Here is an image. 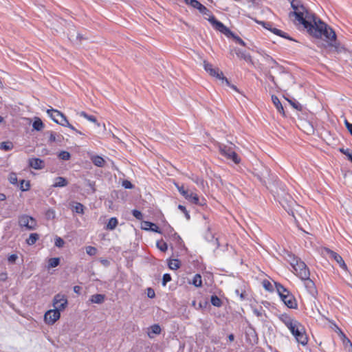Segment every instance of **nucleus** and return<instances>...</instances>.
<instances>
[{"label": "nucleus", "mask_w": 352, "mask_h": 352, "mask_svg": "<svg viewBox=\"0 0 352 352\" xmlns=\"http://www.w3.org/2000/svg\"><path fill=\"white\" fill-rule=\"evenodd\" d=\"M290 3L293 11L289 12V17L294 16L298 24L302 25L312 36L317 38L324 36L329 46L338 47L336 34L331 28L310 12L301 1L292 0Z\"/></svg>", "instance_id": "1"}, {"label": "nucleus", "mask_w": 352, "mask_h": 352, "mask_svg": "<svg viewBox=\"0 0 352 352\" xmlns=\"http://www.w3.org/2000/svg\"><path fill=\"white\" fill-rule=\"evenodd\" d=\"M278 318L288 328L299 344L302 346L307 344L308 338L305 329L299 321L285 313L278 315Z\"/></svg>", "instance_id": "2"}, {"label": "nucleus", "mask_w": 352, "mask_h": 352, "mask_svg": "<svg viewBox=\"0 0 352 352\" xmlns=\"http://www.w3.org/2000/svg\"><path fill=\"white\" fill-rule=\"evenodd\" d=\"M285 259L292 267L296 275L300 279H307L310 276V272L304 261L296 256L290 252H286Z\"/></svg>", "instance_id": "3"}, {"label": "nucleus", "mask_w": 352, "mask_h": 352, "mask_svg": "<svg viewBox=\"0 0 352 352\" xmlns=\"http://www.w3.org/2000/svg\"><path fill=\"white\" fill-rule=\"evenodd\" d=\"M276 291L283 303L289 309H296L298 307L294 296L280 283H275Z\"/></svg>", "instance_id": "4"}, {"label": "nucleus", "mask_w": 352, "mask_h": 352, "mask_svg": "<svg viewBox=\"0 0 352 352\" xmlns=\"http://www.w3.org/2000/svg\"><path fill=\"white\" fill-rule=\"evenodd\" d=\"M208 21L214 26V28L228 36H232L235 41L241 45L245 46V43L239 36L235 35L228 28H227L223 23L218 21L214 16H210Z\"/></svg>", "instance_id": "5"}, {"label": "nucleus", "mask_w": 352, "mask_h": 352, "mask_svg": "<svg viewBox=\"0 0 352 352\" xmlns=\"http://www.w3.org/2000/svg\"><path fill=\"white\" fill-rule=\"evenodd\" d=\"M47 113L54 122L63 126L68 127L77 133L82 134L80 131H78L73 125L69 122L66 116L58 110L50 109L47 110Z\"/></svg>", "instance_id": "6"}, {"label": "nucleus", "mask_w": 352, "mask_h": 352, "mask_svg": "<svg viewBox=\"0 0 352 352\" xmlns=\"http://www.w3.org/2000/svg\"><path fill=\"white\" fill-rule=\"evenodd\" d=\"M204 66L205 70L210 74V76L217 78V79L222 81V82H225L228 86L232 87L234 89H236L234 85H231L229 80L227 78L223 76L222 72H221L218 68H213L212 65L210 63H208L206 61L204 63Z\"/></svg>", "instance_id": "7"}, {"label": "nucleus", "mask_w": 352, "mask_h": 352, "mask_svg": "<svg viewBox=\"0 0 352 352\" xmlns=\"http://www.w3.org/2000/svg\"><path fill=\"white\" fill-rule=\"evenodd\" d=\"M18 223L21 229L24 228L25 230L28 231L36 230L37 226L36 220L34 217L27 214L19 216Z\"/></svg>", "instance_id": "8"}, {"label": "nucleus", "mask_w": 352, "mask_h": 352, "mask_svg": "<svg viewBox=\"0 0 352 352\" xmlns=\"http://www.w3.org/2000/svg\"><path fill=\"white\" fill-rule=\"evenodd\" d=\"M219 150L220 153L228 160H231L236 164H239L241 159L231 146L220 144L219 146Z\"/></svg>", "instance_id": "9"}, {"label": "nucleus", "mask_w": 352, "mask_h": 352, "mask_svg": "<svg viewBox=\"0 0 352 352\" xmlns=\"http://www.w3.org/2000/svg\"><path fill=\"white\" fill-rule=\"evenodd\" d=\"M270 169L261 164L257 168H254V174L258 179L263 184L266 185L270 177Z\"/></svg>", "instance_id": "10"}, {"label": "nucleus", "mask_w": 352, "mask_h": 352, "mask_svg": "<svg viewBox=\"0 0 352 352\" xmlns=\"http://www.w3.org/2000/svg\"><path fill=\"white\" fill-rule=\"evenodd\" d=\"M276 193L278 201L283 206L284 201L287 203L293 201L292 197L287 193L286 186L284 184H280L279 185L278 189H277Z\"/></svg>", "instance_id": "11"}, {"label": "nucleus", "mask_w": 352, "mask_h": 352, "mask_svg": "<svg viewBox=\"0 0 352 352\" xmlns=\"http://www.w3.org/2000/svg\"><path fill=\"white\" fill-rule=\"evenodd\" d=\"M177 189L179 193L182 195L186 199H187L192 204L196 205H201V204L199 203V198L197 194L193 192L192 191L185 190L183 186H177Z\"/></svg>", "instance_id": "12"}, {"label": "nucleus", "mask_w": 352, "mask_h": 352, "mask_svg": "<svg viewBox=\"0 0 352 352\" xmlns=\"http://www.w3.org/2000/svg\"><path fill=\"white\" fill-rule=\"evenodd\" d=\"M184 1L187 5H189L192 8L197 9L199 11V12L203 15L208 16V20L210 18V16H214L205 6L201 4L197 0H184Z\"/></svg>", "instance_id": "13"}, {"label": "nucleus", "mask_w": 352, "mask_h": 352, "mask_svg": "<svg viewBox=\"0 0 352 352\" xmlns=\"http://www.w3.org/2000/svg\"><path fill=\"white\" fill-rule=\"evenodd\" d=\"M68 301L66 296L61 294L55 295L53 299V306L55 309H58L60 313L67 306Z\"/></svg>", "instance_id": "14"}, {"label": "nucleus", "mask_w": 352, "mask_h": 352, "mask_svg": "<svg viewBox=\"0 0 352 352\" xmlns=\"http://www.w3.org/2000/svg\"><path fill=\"white\" fill-rule=\"evenodd\" d=\"M60 317V313L58 309H50L47 311L44 316V320L48 324H54Z\"/></svg>", "instance_id": "15"}, {"label": "nucleus", "mask_w": 352, "mask_h": 352, "mask_svg": "<svg viewBox=\"0 0 352 352\" xmlns=\"http://www.w3.org/2000/svg\"><path fill=\"white\" fill-rule=\"evenodd\" d=\"M327 252L329 254V256L335 260V261H336V263L339 265V266L344 270H347V266L346 265V263H344L342 257L338 254V253H336V252L333 251V250H331L329 249H327Z\"/></svg>", "instance_id": "16"}, {"label": "nucleus", "mask_w": 352, "mask_h": 352, "mask_svg": "<svg viewBox=\"0 0 352 352\" xmlns=\"http://www.w3.org/2000/svg\"><path fill=\"white\" fill-rule=\"evenodd\" d=\"M245 339L247 342L251 345L258 342V336L254 329L250 327L245 331Z\"/></svg>", "instance_id": "17"}, {"label": "nucleus", "mask_w": 352, "mask_h": 352, "mask_svg": "<svg viewBox=\"0 0 352 352\" xmlns=\"http://www.w3.org/2000/svg\"><path fill=\"white\" fill-rule=\"evenodd\" d=\"M304 281L305 287L307 291L312 296H315L317 294V289L315 286L314 282L310 279V276L307 279H301Z\"/></svg>", "instance_id": "18"}, {"label": "nucleus", "mask_w": 352, "mask_h": 352, "mask_svg": "<svg viewBox=\"0 0 352 352\" xmlns=\"http://www.w3.org/2000/svg\"><path fill=\"white\" fill-rule=\"evenodd\" d=\"M142 229L147 231H153L157 233H161L160 228L155 223L148 221H144L142 223Z\"/></svg>", "instance_id": "19"}, {"label": "nucleus", "mask_w": 352, "mask_h": 352, "mask_svg": "<svg viewBox=\"0 0 352 352\" xmlns=\"http://www.w3.org/2000/svg\"><path fill=\"white\" fill-rule=\"evenodd\" d=\"M29 166L35 170H41L44 168L45 163L40 158L34 157L29 160Z\"/></svg>", "instance_id": "20"}, {"label": "nucleus", "mask_w": 352, "mask_h": 352, "mask_svg": "<svg viewBox=\"0 0 352 352\" xmlns=\"http://www.w3.org/2000/svg\"><path fill=\"white\" fill-rule=\"evenodd\" d=\"M162 329L158 324H154L148 329L147 335L150 338H153L154 335H159L161 333Z\"/></svg>", "instance_id": "21"}, {"label": "nucleus", "mask_w": 352, "mask_h": 352, "mask_svg": "<svg viewBox=\"0 0 352 352\" xmlns=\"http://www.w3.org/2000/svg\"><path fill=\"white\" fill-rule=\"evenodd\" d=\"M272 101L274 104V105L275 106L276 109H277V111L280 113L283 116H285V111H284V108L280 101V100L278 99V98L275 96V95H272Z\"/></svg>", "instance_id": "22"}, {"label": "nucleus", "mask_w": 352, "mask_h": 352, "mask_svg": "<svg viewBox=\"0 0 352 352\" xmlns=\"http://www.w3.org/2000/svg\"><path fill=\"white\" fill-rule=\"evenodd\" d=\"M90 160L91 161V162L96 166L98 167H104V164H105V160H104L103 157H102L100 155H91L90 157Z\"/></svg>", "instance_id": "23"}, {"label": "nucleus", "mask_w": 352, "mask_h": 352, "mask_svg": "<svg viewBox=\"0 0 352 352\" xmlns=\"http://www.w3.org/2000/svg\"><path fill=\"white\" fill-rule=\"evenodd\" d=\"M236 56L245 60L246 62H251L252 61V57L250 55V54L247 53L245 51L238 49L236 50Z\"/></svg>", "instance_id": "24"}, {"label": "nucleus", "mask_w": 352, "mask_h": 352, "mask_svg": "<svg viewBox=\"0 0 352 352\" xmlns=\"http://www.w3.org/2000/svg\"><path fill=\"white\" fill-rule=\"evenodd\" d=\"M68 184L67 180L63 177H58L55 179V182L52 185L54 188H62L65 187Z\"/></svg>", "instance_id": "25"}, {"label": "nucleus", "mask_w": 352, "mask_h": 352, "mask_svg": "<svg viewBox=\"0 0 352 352\" xmlns=\"http://www.w3.org/2000/svg\"><path fill=\"white\" fill-rule=\"evenodd\" d=\"M105 296L101 294H94L90 298V301L92 303L101 304L104 301Z\"/></svg>", "instance_id": "26"}, {"label": "nucleus", "mask_w": 352, "mask_h": 352, "mask_svg": "<svg viewBox=\"0 0 352 352\" xmlns=\"http://www.w3.org/2000/svg\"><path fill=\"white\" fill-rule=\"evenodd\" d=\"M190 283L196 287H201L202 286L201 276L199 274H196L193 276L192 280L190 282Z\"/></svg>", "instance_id": "27"}, {"label": "nucleus", "mask_w": 352, "mask_h": 352, "mask_svg": "<svg viewBox=\"0 0 352 352\" xmlns=\"http://www.w3.org/2000/svg\"><path fill=\"white\" fill-rule=\"evenodd\" d=\"M39 235L37 233H31L29 237L26 239V243L28 245H33L38 240Z\"/></svg>", "instance_id": "28"}, {"label": "nucleus", "mask_w": 352, "mask_h": 352, "mask_svg": "<svg viewBox=\"0 0 352 352\" xmlns=\"http://www.w3.org/2000/svg\"><path fill=\"white\" fill-rule=\"evenodd\" d=\"M118 223V221L117 218L111 217L109 219V220L106 226V229L109 230H113L116 228Z\"/></svg>", "instance_id": "29"}, {"label": "nucleus", "mask_w": 352, "mask_h": 352, "mask_svg": "<svg viewBox=\"0 0 352 352\" xmlns=\"http://www.w3.org/2000/svg\"><path fill=\"white\" fill-rule=\"evenodd\" d=\"M14 148L13 143L10 141L2 142L0 143V149L5 151H11Z\"/></svg>", "instance_id": "30"}, {"label": "nucleus", "mask_w": 352, "mask_h": 352, "mask_svg": "<svg viewBox=\"0 0 352 352\" xmlns=\"http://www.w3.org/2000/svg\"><path fill=\"white\" fill-rule=\"evenodd\" d=\"M270 32H272L274 34L278 35L280 37H283V38H287L289 40H292V38L289 37V36L287 33H285V32H283L282 30L277 29L276 28H273Z\"/></svg>", "instance_id": "31"}, {"label": "nucleus", "mask_w": 352, "mask_h": 352, "mask_svg": "<svg viewBox=\"0 0 352 352\" xmlns=\"http://www.w3.org/2000/svg\"><path fill=\"white\" fill-rule=\"evenodd\" d=\"M168 265L170 270H176L179 268L180 261L176 258L170 260L168 263Z\"/></svg>", "instance_id": "32"}, {"label": "nucleus", "mask_w": 352, "mask_h": 352, "mask_svg": "<svg viewBox=\"0 0 352 352\" xmlns=\"http://www.w3.org/2000/svg\"><path fill=\"white\" fill-rule=\"evenodd\" d=\"M18 186H19V188L21 191L25 192L29 190L30 188V184L29 181L22 179L20 181V184L19 185L18 184Z\"/></svg>", "instance_id": "33"}, {"label": "nucleus", "mask_w": 352, "mask_h": 352, "mask_svg": "<svg viewBox=\"0 0 352 352\" xmlns=\"http://www.w3.org/2000/svg\"><path fill=\"white\" fill-rule=\"evenodd\" d=\"M211 304L217 307H220L222 305L221 300L217 295H212L210 298Z\"/></svg>", "instance_id": "34"}, {"label": "nucleus", "mask_w": 352, "mask_h": 352, "mask_svg": "<svg viewBox=\"0 0 352 352\" xmlns=\"http://www.w3.org/2000/svg\"><path fill=\"white\" fill-rule=\"evenodd\" d=\"M32 126L34 129L39 131L43 128L44 124L40 118H36L34 120Z\"/></svg>", "instance_id": "35"}, {"label": "nucleus", "mask_w": 352, "mask_h": 352, "mask_svg": "<svg viewBox=\"0 0 352 352\" xmlns=\"http://www.w3.org/2000/svg\"><path fill=\"white\" fill-rule=\"evenodd\" d=\"M60 264V258L58 257L51 258L48 261V268L56 267Z\"/></svg>", "instance_id": "36"}, {"label": "nucleus", "mask_w": 352, "mask_h": 352, "mask_svg": "<svg viewBox=\"0 0 352 352\" xmlns=\"http://www.w3.org/2000/svg\"><path fill=\"white\" fill-rule=\"evenodd\" d=\"M190 179L197 186H204V181L203 178H201V177H199L197 175H195L194 174H192V175L190 177Z\"/></svg>", "instance_id": "37"}, {"label": "nucleus", "mask_w": 352, "mask_h": 352, "mask_svg": "<svg viewBox=\"0 0 352 352\" xmlns=\"http://www.w3.org/2000/svg\"><path fill=\"white\" fill-rule=\"evenodd\" d=\"M206 239L209 241V242H214V243L216 245V248H218L219 247V241H218V239L217 238H215L214 236V235L208 232L206 235Z\"/></svg>", "instance_id": "38"}, {"label": "nucleus", "mask_w": 352, "mask_h": 352, "mask_svg": "<svg viewBox=\"0 0 352 352\" xmlns=\"http://www.w3.org/2000/svg\"><path fill=\"white\" fill-rule=\"evenodd\" d=\"M79 115L81 116V117H83L85 118V119H87V120L91 122H94V123H96L97 122V120L95 116H92V115H89L87 114L86 112L85 111H81L79 113Z\"/></svg>", "instance_id": "39"}, {"label": "nucleus", "mask_w": 352, "mask_h": 352, "mask_svg": "<svg viewBox=\"0 0 352 352\" xmlns=\"http://www.w3.org/2000/svg\"><path fill=\"white\" fill-rule=\"evenodd\" d=\"M254 21L256 23H258L259 25H261L265 29L268 30L270 31H271V30L273 28L272 23H270V22H265V21H258L257 19H254Z\"/></svg>", "instance_id": "40"}, {"label": "nucleus", "mask_w": 352, "mask_h": 352, "mask_svg": "<svg viewBox=\"0 0 352 352\" xmlns=\"http://www.w3.org/2000/svg\"><path fill=\"white\" fill-rule=\"evenodd\" d=\"M72 210L78 214H83L84 213V206L80 203H76L75 206L73 207Z\"/></svg>", "instance_id": "41"}, {"label": "nucleus", "mask_w": 352, "mask_h": 352, "mask_svg": "<svg viewBox=\"0 0 352 352\" xmlns=\"http://www.w3.org/2000/svg\"><path fill=\"white\" fill-rule=\"evenodd\" d=\"M8 179L10 182V184H12L13 185L18 186L17 176H16V174L15 173H14V172L10 173L9 174Z\"/></svg>", "instance_id": "42"}, {"label": "nucleus", "mask_w": 352, "mask_h": 352, "mask_svg": "<svg viewBox=\"0 0 352 352\" xmlns=\"http://www.w3.org/2000/svg\"><path fill=\"white\" fill-rule=\"evenodd\" d=\"M45 218L47 219H54L56 217V212L52 208H49L45 212Z\"/></svg>", "instance_id": "43"}, {"label": "nucleus", "mask_w": 352, "mask_h": 352, "mask_svg": "<svg viewBox=\"0 0 352 352\" xmlns=\"http://www.w3.org/2000/svg\"><path fill=\"white\" fill-rule=\"evenodd\" d=\"M157 248L162 252H166L168 249V245L164 241H158L156 243Z\"/></svg>", "instance_id": "44"}, {"label": "nucleus", "mask_w": 352, "mask_h": 352, "mask_svg": "<svg viewBox=\"0 0 352 352\" xmlns=\"http://www.w3.org/2000/svg\"><path fill=\"white\" fill-rule=\"evenodd\" d=\"M289 103L296 110L301 111L302 110V105L295 100H290L288 98H285Z\"/></svg>", "instance_id": "45"}, {"label": "nucleus", "mask_w": 352, "mask_h": 352, "mask_svg": "<svg viewBox=\"0 0 352 352\" xmlns=\"http://www.w3.org/2000/svg\"><path fill=\"white\" fill-rule=\"evenodd\" d=\"M270 68L276 69L279 74H283L285 72V67L280 65L277 62H274V66H270Z\"/></svg>", "instance_id": "46"}, {"label": "nucleus", "mask_w": 352, "mask_h": 352, "mask_svg": "<svg viewBox=\"0 0 352 352\" xmlns=\"http://www.w3.org/2000/svg\"><path fill=\"white\" fill-rule=\"evenodd\" d=\"M58 157L62 160H69L71 155L68 151H63L59 153Z\"/></svg>", "instance_id": "47"}, {"label": "nucleus", "mask_w": 352, "mask_h": 352, "mask_svg": "<svg viewBox=\"0 0 352 352\" xmlns=\"http://www.w3.org/2000/svg\"><path fill=\"white\" fill-rule=\"evenodd\" d=\"M86 253L89 256H94L97 253V249L93 246L86 247Z\"/></svg>", "instance_id": "48"}, {"label": "nucleus", "mask_w": 352, "mask_h": 352, "mask_svg": "<svg viewBox=\"0 0 352 352\" xmlns=\"http://www.w3.org/2000/svg\"><path fill=\"white\" fill-rule=\"evenodd\" d=\"M131 213L133 214V216L137 219L138 220H142V218H143V215H142V213L137 210V209H133L132 211H131Z\"/></svg>", "instance_id": "49"}, {"label": "nucleus", "mask_w": 352, "mask_h": 352, "mask_svg": "<svg viewBox=\"0 0 352 352\" xmlns=\"http://www.w3.org/2000/svg\"><path fill=\"white\" fill-rule=\"evenodd\" d=\"M64 244H65V241L61 237L56 236L55 238L54 245L56 247L62 248L64 245Z\"/></svg>", "instance_id": "50"}, {"label": "nucleus", "mask_w": 352, "mask_h": 352, "mask_svg": "<svg viewBox=\"0 0 352 352\" xmlns=\"http://www.w3.org/2000/svg\"><path fill=\"white\" fill-rule=\"evenodd\" d=\"M171 280V276L168 273H166L163 275L162 284L163 286H166L167 283Z\"/></svg>", "instance_id": "51"}, {"label": "nucleus", "mask_w": 352, "mask_h": 352, "mask_svg": "<svg viewBox=\"0 0 352 352\" xmlns=\"http://www.w3.org/2000/svg\"><path fill=\"white\" fill-rule=\"evenodd\" d=\"M122 186L126 189H132L133 188V185L127 179L123 180Z\"/></svg>", "instance_id": "52"}, {"label": "nucleus", "mask_w": 352, "mask_h": 352, "mask_svg": "<svg viewBox=\"0 0 352 352\" xmlns=\"http://www.w3.org/2000/svg\"><path fill=\"white\" fill-rule=\"evenodd\" d=\"M178 208L182 212L184 213L185 214V217L186 218L187 220H189L190 217V214L188 213V212L187 211L186 207L184 206H182V205H179L178 206Z\"/></svg>", "instance_id": "53"}, {"label": "nucleus", "mask_w": 352, "mask_h": 352, "mask_svg": "<svg viewBox=\"0 0 352 352\" xmlns=\"http://www.w3.org/2000/svg\"><path fill=\"white\" fill-rule=\"evenodd\" d=\"M146 295L149 298H154L155 296V291L153 288L148 287L146 289Z\"/></svg>", "instance_id": "54"}, {"label": "nucleus", "mask_w": 352, "mask_h": 352, "mask_svg": "<svg viewBox=\"0 0 352 352\" xmlns=\"http://www.w3.org/2000/svg\"><path fill=\"white\" fill-rule=\"evenodd\" d=\"M339 151L340 153L345 155L347 157L348 160H349V156L352 155V153L350 152V150L349 148H340Z\"/></svg>", "instance_id": "55"}, {"label": "nucleus", "mask_w": 352, "mask_h": 352, "mask_svg": "<svg viewBox=\"0 0 352 352\" xmlns=\"http://www.w3.org/2000/svg\"><path fill=\"white\" fill-rule=\"evenodd\" d=\"M17 258L18 256L15 254H12L8 257V261L10 263H14Z\"/></svg>", "instance_id": "56"}, {"label": "nucleus", "mask_w": 352, "mask_h": 352, "mask_svg": "<svg viewBox=\"0 0 352 352\" xmlns=\"http://www.w3.org/2000/svg\"><path fill=\"white\" fill-rule=\"evenodd\" d=\"M170 232H173L171 235L173 237L174 240H175L178 243L182 241V238L179 236V235L177 233L175 232L173 229H171Z\"/></svg>", "instance_id": "57"}, {"label": "nucleus", "mask_w": 352, "mask_h": 352, "mask_svg": "<svg viewBox=\"0 0 352 352\" xmlns=\"http://www.w3.org/2000/svg\"><path fill=\"white\" fill-rule=\"evenodd\" d=\"M345 126L348 130V131L350 133V134L352 135V124L348 122L346 120L344 121Z\"/></svg>", "instance_id": "58"}, {"label": "nucleus", "mask_w": 352, "mask_h": 352, "mask_svg": "<svg viewBox=\"0 0 352 352\" xmlns=\"http://www.w3.org/2000/svg\"><path fill=\"white\" fill-rule=\"evenodd\" d=\"M56 133L54 132H52L51 131L50 132V138H49V141L50 142H56Z\"/></svg>", "instance_id": "59"}, {"label": "nucleus", "mask_w": 352, "mask_h": 352, "mask_svg": "<svg viewBox=\"0 0 352 352\" xmlns=\"http://www.w3.org/2000/svg\"><path fill=\"white\" fill-rule=\"evenodd\" d=\"M263 287L267 289V290H271L272 289V285L271 283L269 282V281H264L263 282Z\"/></svg>", "instance_id": "60"}, {"label": "nucleus", "mask_w": 352, "mask_h": 352, "mask_svg": "<svg viewBox=\"0 0 352 352\" xmlns=\"http://www.w3.org/2000/svg\"><path fill=\"white\" fill-rule=\"evenodd\" d=\"M267 61L268 62L270 67L274 66V63L276 62L273 58H272L271 56H269L267 58Z\"/></svg>", "instance_id": "61"}, {"label": "nucleus", "mask_w": 352, "mask_h": 352, "mask_svg": "<svg viewBox=\"0 0 352 352\" xmlns=\"http://www.w3.org/2000/svg\"><path fill=\"white\" fill-rule=\"evenodd\" d=\"M267 78L272 82H273L274 84H276L274 76L272 74H270V72L267 74Z\"/></svg>", "instance_id": "62"}, {"label": "nucleus", "mask_w": 352, "mask_h": 352, "mask_svg": "<svg viewBox=\"0 0 352 352\" xmlns=\"http://www.w3.org/2000/svg\"><path fill=\"white\" fill-rule=\"evenodd\" d=\"M80 290H81V287L78 285H76L74 287V292L77 294H79L80 293Z\"/></svg>", "instance_id": "63"}, {"label": "nucleus", "mask_w": 352, "mask_h": 352, "mask_svg": "<svg viewBox=\"0 0 352 352\" xmlns=\"http://www.w3.org/2000/svg\"><path fill=\"white\" fill-rule=\"evenodd\" d=\"M228 338L230 342H232L234 340V336L232 333H230Z\"/></svg>", "instance_id": "64"}]
</instances>
